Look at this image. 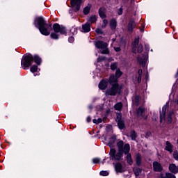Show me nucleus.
<instances>
[{
    "instance_id": "obj_3",
    "label": "nucleus",
    "mask_w": 178,
    "mask_h": 178,
    "mask_svg": "<svg viewBox=\"0 0 178 178\" xmlns=\"http://www.w3.org/2000/svg\"><path fill=\"white\" fill-rule=\"evenodd\" d=\"M122 90L123 86L119 83H113L111 87L106 90V97H116V95H122Z\"/></svg>"
},
{
    "instance_id": "obj_4",
    "label": "nucleus",
    "mask_w": 178,
    "mask_h": 178,
    "mask_svg": "<svg viewBox=\"0 0 178 178\" xmlns=\"http://www.w3.org/2000/svg\"><path fill=\"white\" fill-rule=\"evenodd\" d=\"M33 63V54L26 53L22 56L21 60V65L24 70H27L29 67L32 66Z\"/></svg>"
},
{
    "instance_id": "obj_55",
    "label": "nucleus",
    "mask_w": 178,
    "mask_h": 178,
    "mask_svg": "<svg viewBox=\"0 0 178 178\" xmlns=\"http://www.w3.org/2000/svg\"><path fill=\"white\" fill-rule=\"evenodd\" d=\"M173 115H175V113L173 111H170V112H169L168 116L172 118L173 116Z\"/></svg>"
},
{
    "instance_id": "obj_29",
    "label": "nucleus",
    "mask_w": 178,
    "mask_h": 178,
    "mask_svg": "<svg viewBox=\"0 0 178 178\" xmlns=\"http://www.w3.org/2000/svg\"><path fill=\"white\" fill-rule=\"evenodd\" d=\"M145 112V108L142 107H138L136 110V114L138 116H143V114Z\"/></svg>"
},
{
    "instance_id": "obj_45",
    "label": "nucleus",
    "mask_w": 178,
    "mask_h": 178,
    "mask_svg": "<svg viewBox=\"0 0 178 178\" xmlns=\"http://www.w3.org/2000/svg\"><path fill=\"white\" fill-rule=\"evenodd\" d=\"M102 49V54H103L104 55H108V54H109V49H108V47L105 49Z\"/></svg>"
},
{
    "instance_id": "obj_10",
    "label": "nucleus",
    "mask_w": 178,
    "mask_h": 178,
    "mask_svg": "<svg viewBox=\"0 0 178 178\" xmlns=\"http://www.w3.org/2000/svg\"><path fill=\"white\" fill-rule=\"evenodd\" d=\"M108 83L112 86V84H119V79L115 76V74H111L107 79Z\"/></svg>"
},
{
    "instance_id": "obj_30",
    "label": "nucleus",
    "mask_w": 178,
    "mask_h": 178,
    "mask_svg": "<svg viewBox=\"0 0 178 178\" xmlns=\"http://www.w3.org/2000/svg\"><path fill=\"white\" fill-rule=\"evenodd\" d=\"M137 132H136V131L133 130L131 131L130 134V138L132 140V141H136L137 140Z\"/></svg>"
},
{
    "instance_id": "obj_62",
    "label": "nucleus",
    "mask_w": 178,
    "mask_h": 178,
    "mask_svg": "<svg viewBox=\"0 0 178 178\" xmlns=\"http://www.w3.org/2000/svg\"><path fill=\"white\" fill-rule=\"evenodd\" d=\"M106 27V25H102V29H105Z\"/></svg>"
},
{
    "instance_id": "obj_25",
    "label": "nucleus",
    "mask_w": 178,
    "mask_h": 178,
    "mask_svg": "<svg viewBox=\"0 0 178 178\" xmlns=\"http://www.w3.org/2000/svg\"><path fill=\"white\" fill-rule=\"evenodd\" d=\"M159 119L160 123H163V121L166 122V114L162 113V111L161 109L159 111Z\"/></svg>"
},
{
    "instance_id": "obj_63",
    "label": "nucleus",
    "mask_w": 178,
    "mask_h": 178,
    "mask_svg": "<svg viewBox=\"0 0 178 178\" xmlns=\"http://www.w3.org/2000/svg\"><path fill=\"white\" fill-rule=\"evenodd\" d=\"M89 109H92V106H89Z\"/></svg>"
},
{
    "instance_id": "obj_26",
    "label": "nucleus",
    "mask_w": 178,
    "mask_h": 178,
    "mask_svg": "<svg viewBox=\"0 0 178 178\" xmlns=\"http://www.w3.org/2000/svg\"><path fill=\"white\" fill-rule=\"evenodd\" d=\"M133 172L136 176V177H138L140 176V173L143 172V169L136 167L135 168H133Z\"/></svg>"
},
{
    "instance_id": "obj_49",
    "label": "nucleus",
    "mask_w": 178,
    "mask_h": 178,
    "mask_svg": "<svg viewBox=\"0 0 178 178\" xmlns=\"http://www.w3.org/2000/svg\"><path fill=\"white\" fill-rule=\"evenodd\" d=\"M145 30V25H141V27L140 28V33H144Z\"/></svg>"
},
{
    "instance_id": "obj_64",
    "label": "nucleus",
    "mask_w": 178,
    "mask_h": 178,
    "mask_svg": "<svg viewBox=\"0 0 178 178\" xmlns=\"http://www.w3.org/2000/svg\"><path fill=\"white\" fill-rule=\"evenodd\" d=\"M104 163H105V159L102 161V165H104Z\"/></svg>"
},
{
    "instance_id": "obj_7",
    "label": "nucleus",
    "mask_w": 178,
    "mask_h": 178,
    "mask_svg": "<svg viewBox=\"0 0 178 178\" xmlns=\"http://www.w3.org/2000/svg\"><path fill=\"white\" fill-rule=\"evenodd\" d=\"M136 21H134V19H130L127 25L128 33H130L131 34L133 33L134 29H136Z\"/></svg>"
},
{
    "instance_id": "obj_33",
    "label": "nucleus",
    "mask_w": 178,
    "mask_h": 178,
    "mask_svg": "<svg viewBox=\"0 0 178 178\" xmlns=\"http://www.w3.org/2000/svg\"><path fill=\"white\" fill-rule=\"evenodd\" d=\"M50 38H51V40H59V34L56 32H52L50 34Z\"/></svg>"
},
{
    "instance_id": "obj_51",
    "label": "nucleus",
    "mask_w": 178,
    "mask_h": 178,
    "mask_svg": "<svg viewBox=\"0 0 178 178\" xmlns=\"http://www.w3.org/2000/svg\"><path fill=\"white\" fill-rule=\"evenodd\" d=\"M73 30H74V31H73ZM71 31H73V32H72V34H73V35L77 34V28L72 29H71Z\"/></svg>"
},
{
    "instance_id": "obj_42",
    "label": "nucleus",
    "mask_w": 178,
    "mask_h": 178,
    "mask_svg": "<svg viewBox=\"0 0 178 178\" xmlns=\"http://www.w3.org/2000/svg\"><path fill=\"white\" fill-rule=\"evenodd\" d=\"M172 123H173V118L172 117H169L168 115V117H167V124H172Z\"/></svg>"
},
{
    "instance_id": "obj_53",
    "label": "nucleus",
    "mask_w": 178,
    "mask_h": 178,
    "mask_svg": "<svg viewBox=\"0 0 178 178\" xmlns=\"http://www.w3.org/2000/svg\"><path fill=\"white\" fill-rule=\"evenodd\" d=\"M102 60H105L104 57H101L97 58V62H102Z\"/></svg>"
},
{
    "instance_id": "obj_17",
    "label": "nucleus",
    "mask_w": 178,
    "mask_h": 178,
    "mask_svg": "<svg viewBox=\"0 0 178 178\" xmlns=\"http://www.w3.org/2000/svg\"><path fill=\"white\" fill-rule=\"evenodd\" d=\"M168 169L172 174L176 175L178 173V167L175 163L170 164Z\"/></svg>"
},
{
    "instance_id": "obj_37",
    "label": "nucleus",
    "mask_w": 178,
    "mask_h": 178,
    "mask_svg": "<svg viewBox=\"0 0 178 178\" xmlns=\"http://www.w3.org/2000/svg\"><path fill=\"white\" fill-rule=\"evenodd\" d=\"M110 67H111V70L113 71L118 70V63L115 62L111 63Z\"/></svg>"
},
{
    "instance_id": "obj_13",
    "label": "nucleus",
    "mask_w": 178,
    "mask_h": 178,
    "mask_svg": "<svg viewBox=\"0 0 178 178\" xmlns=\"http://www.w3.org/2000/svg\"><path fill=\"white\" fill-rule=\"evenodd\" d=\"M114 169L116 173H123V172H124V170L123 169V165L119 161L115 164Z\"/></svg>"
},
{
    "instance_id": "obj_58",
    "label": "nucleus",
    "mask_w": 178,
    "mask_h": 178,
    "mask_svg": "<svg viewBox=\"0 0 178 178\" xmlns=\"http://www.w3.org/2000/svg\"><path fill=\"white\" fill-rule=\"evenodd\" d=\"M92 122L95 123V124H98V121L97 119H93Z\"/></svg>"
},
{
    "instance_id": "obj_35",
    "label": "nucleus",
    "mask_w": 178,
    "mask_h": 178,
    "mask_svg": "<svg viewBox=\"0 0 178 178\" xmlns=\"http://www.w3.org/2000/svg\"><path fill=\"white\" fill-rule=\"evenodd\" d=\"M30 70L31 73H36L38 70V65H33L32 67H31Z\"/></svg>"
},
{
    "instance_id": "obj_11",
    "label": "nucleus",
    "mask_w": 178,
    "mask_h": 178,
    "mask_svg": "<svg viewBox=\"0 0 178 178\" xmlns=\"http://www.w3.org/2000/svg\"><path fill=\"white\" fill-rule=\"evenodd\" d=\"M153 170L154 172H161L163 170V167H162V164H161L158 161L153 162Z\"/></svg>"
},
{
    "instance_id": "obj_60",
    "label": "nucleus",
    "mask_w": 178,
    "mask_h": 178,
    "mask_svg": "<svg viewBox=\"0 0 178 178\" xmlns=\"http://www.w3.org/2000/svg\"><path fill=\"white\" fill-rule=\"evenodd\" d=\"M150 135H151V132H147V133L146 134V136H147L148 137H149Z\"/></svg>"
},
{
    "instance_id": "obj_44",
    "label": "nucleus",
    "mask_w": 178,
    "mask_h": 178,
    "mask_svg": "<svg viewBox=\"0 0 178 178\" xmlns=\"http://www.w3.org/2000/svg\"><path fill=\"white\" fill-rule=\"evenodd\" d=\"M100 176H109V172L108 171H100L99 172Z\"/></svg>"
},
{
    "instance_id": "obj_43",
    "label": "nucleus",
    "mask_w": 178,
    "mask_h": 178,
    "mask_svg": "<svg viewBox=\"0 0 178 178\" xmlns=\"http://www.w3.org/2000/svg\"><path fill=\"white\" fill-rule=\"evenodd\" d=\"M92 162H93V163H95V164H97V163H101V159H99V158H94V159H92Z\"/></svg>"
},
{
    "instance_id": "obj_15",
    "label": "nucleus",
    "mask_w": 178,
    "mask_h": 178,
    "mask_svg": "<svg viewBox=\"0 0 178 178\" xmlns=\"http://www.w3.org/2000/svg\"><path fill=\"white\" fill-rule=\"evenodd\" d=\"M33 62L38 66H41V64L42 63V58H41L38 54H35L33 56Z\"/></svg>"
},
{
    "instance_id": "obj_56",
    "label": "nucleus",
    "mask_w": 178,
    "mask_h": 178,
    "mask_svg": "<svg viewBox=\"0 0 178 178\" xmlns=\"http://www.w3.org/2000/svg\"><path fill=\"white\" fill-rule=\"evenodd\" d=\"M86 122L88 123H90V122H91V116L89 115L87 117Z\"/></svg>"
},
{
    "instance_id": "obj_20",
    "label": "nucleus",
    "mask_w": 178,
    "mask_h": 178,
    "mask_svg": "<svg viewBox=\"0 0 178 178\" xmlns=\"http://www.w3.org/2000/svg\"><path fill=\"white\" fill-rule=\"evenodd\" d=\"M165 150L170 152V154H172L173 152V145H172L171 143L169 142V140H167L165 142Z\"/></svg>"
},
{
    "instance_id": "obj_14",
    "label": "nucleus",
    "mask_w": 178,
    "mask_h": 178,
    "mask_svg": "<svg viewBox=\"0 0 178 178\" xmlns=\"http://www.w3.org/2000/svg\"><path fill=\"white\" fill-rule=\"evenodd\" d=\"M108 83V79H102L99 83V90H106Z\"/></svg>"
},
{
    "instance_id": "obj_50",
    "label": "nucleus",
    "mask_w": 178,
    "mask_h": 178,
    "mask_svg": "<svg viewBox=\"0 0 178 178\" xmlns=\"http://www.w3.org/2000/svg\"><path fill=\"white\" fill-rule=\"evenodd\" d=\"M136 79H137L138 84H140V83H141L142 76H136Z\"/></svg>"
},
{
    "instance_id": "obj_5",
    "label": "nucleus",
    "mask_w": 178,
    "mask_h": 178,
    "mask_svg": "<svg viewBox=\"0 0 178 178\" xmlns=\"http://www.w3.org/2000/svg\"><path fill=\"white\" fill-rule=\"evenodd\" d=\"M53 30L54 33H60L61 35H67V29H66V26L60 25L58 23L53 24Z\"/></svg>"
},
{
    "instance_id": "obj_23",
    "label": "nucleus",
    "mask_w": 178,
    "mask_h": 178,
    "mask_svg": "<svg viewBox=\"0 0 178 178\" xmlns=\"http://www.w3.org/2000/svg\"><path fill=\"white\" fill-rule=\"evenodd\" d=\"M87 20H88V23H90L91 24H92L94 23H97V20H98V17L94 15L90 16Z\"/></svg>"
},
{
    "instance_id": "obj_31",
    "label": "nucleus",
    "mask_w": 178,
    "mask_h": 178,
    "mask_svg": "<svg viewBox=\"0 0 178 178\" xmlns=\"http://www.w3.org/2000/svg\"><path fill=\"white\" fill-rule=\"evenodd\" d=\"M114 76L118 79H120V77H122V76H123V72H122L120 70V68H118L115 71Z\"/></svg>"
},
{
    "instance_id": "obj_52",
    "label": "nucleus",
    "mask_w": 178,
    "mask_h": 178,
    "mask_svg": "<svg viewBox=\"0 0 178 178\" xmlns=\"http://www.w3.org/2000/svg\"><path fill=\"white\" fill-rule=\"evenodd\" d=\"M138 76H143V70L142 69H139L138 70Z\"/></svg>"
},
{
    "instance_id": "obj_21",
    "label": "nucleus",
    "mask_w": 178,
    "mask_h": 178,
    "mask_svg": "<svg viewBox=\"0 0 178 178\" xmlns=\"http://www.w3.org/2000/svg\"><path fill=\"white\" fill-rule=\"evenodd\" d=\"M136 163L137 166H141V163H143V159L140 153H137L136 155Z\"/></svg>"
},
{
    "instance_id": "obj_61",
    "label": "nucleus",
    "mask_w": 178,
    "mask_h": 178,
    "mask_svg": "<svg viewBox=\"0 0 178 178\" xmlns=\"http://www.w3.org/2000/svg\"><path fill=\"white\" fill-rule=\"evenodd\" d=\"M132 52H133L134 54H136V53H137V50L134 49V50L132 51Z\"/></svg>"
},
{
    "instance_id": "obj_27",
    "label": "nucleus",
    "mask_w": 178,
    "mask_h": 178,
    "mask_svg": "<svg viewBox=\"0 0 178 178\" xmlns=\"http://www.w3.org/2000/svg\"><path fill=\"white\" fill-rule=\"evenodd\" d=\"M123 108V104L122 102H118L114 105L115 111H118L120 112Z\"/></svg>"
},
{
    "instance_id": "obj_6",
    "label": "nucleus",
    "mask_w": 178,
    "mask_h": 178,
    "mask_svg": "<svg viewBox=\"0 0 178 178\" xmlns=\"http://www.w3.org/2000/svg\"><path fill=\"white\" fill-rule=\"evenodd\" d=\"M82 0H70L71 8H73L74 12H79L81 8Z\"/></svg>"
},
{
    "instance_id": "obj_40",
    "label": "nucleus",
    "mask_w": 178,
    "mask_h": 178,
    "mask_svg": "<svg viewBox=\"0 0 178 178\" xmlns=\"http://www.w3.org/2000/svg\"><path fill=\"white\" fill-rule=\"evenodd\" d=\"M120 120H122V113H117L115 122H119Z\"/></svg>"
},
{
    "instance_id": "obj_47",
    "label": "nucleus",
    "mask_w": 178,
    "mask_h": 178,
    "mask_svg": "<svg viewBox=\"0 0 178 178\" xmlns=\"http://www.w3.org/2000/svg\"><path fill=\"white\" fill-rule=\"evenodd\" d=\"M173 158L175 159V161H178V152L177 151H175L173 152Z\"/></svg>"
},
{
    "instance_id": "obj_38",
    "label": "nucleus",
    "mask_w": 178,
    "mask_h": 178,
    "mask_svg": "<svg viewBox=\"0 0 178 178\" xmlns=\"http://www.w3.org/2000/svg\"><path fill=\"white\" fill-rule=\"evenodd\" d=\"M95 33H96V34H97L98 35H104V31L102 30V29H101V28H97L96 29H95Z\"/></svg>"
},
{
    "instance_id": "obj_19",
    "label": "nucleus",
    "mask_w": 178,
    "mask_h": 178,
    "mask_svg": "<svg viewBox=\"0 0 178 178\" xmlns=\"http://www.w3.org/2000/svg\"><path fill=\"white\" fill-rule=\"evenodd\" d=\"M109 24L111 30H116V27H118V21H116V19L112 18L109 22Z\"/></svg>"
},
{
    "instance_id": "obj_39",
    "label": "nucleus",
    "mask_w": 178,
    "mask_h": 178,
    "mask_svg": "<svg viewBox=\"0 0 178 178\" xmlns=\"http://www.w3.org/2000/svg\"><path fill=\"white\" fill-rule=\"evenodd\" d=\"M143 51H144V46H143L142 44H140L138 47L137 52L138 54H141Z\"/></svg>"
},
{
    "instance_id": "obj_34",
    "label": "nucleus",
    "mask_w": 178,
    "mask_h": 178,
    "mask_svg": "<svg viewBox=\"0 0 178 178\" xmlns=\"http://www.w3.org/2000/svg\"><path fill=\"white\" fill-rule=\"evenodd\" d=\"M90 10H91V7L86 6L83 8V15L87 16V15H88L90 13Z\"/></svg>"
},
{
    "instance_id": "obj_16",
    "label": "nucleus",
    "mask_w": 178,
    "mask_h": 178,
    "mask_svg": "<svg viewBox=\"0 0 178 178\" xmlns=\"http://www.w3.org/2000/svg\"><path fill=\"white\" fill-rule=\"evenodd\" d=\"M116 138H117L116 135H113V136L110 138L109 141H108L107 145H108L109 147H111V148H114V147H115V143H116Z\"/></svg>"
},
{
    "instance_id": "obj_36",
    "label": "nucleus",
    "mask_w": 178,
    "mask_h": 178,
    "mask_svg": "<svg viewBox=\"0 0 178 178\" xmlns=\"http://www.w3.org/2000/svg\"><path fill=\"white\" fill-rule=\"evenodd\" d=\"M140 98H141V96L140 95H136L134 97V102L136 106H138L140 105Z\"/></svg>"
},
{
    "instance_id": "obj_32",
    "label": "nucleus",
    "mask_w": 178,
    "mask_h": 178,
    "mask_svg": "<svg viewBox=\"0 0 178 178\" xmlns=\"http://www.w3.org/2000/svg\"><path fill=\"white\" fill-rule=\"evenodd\" d=\"M138 44H140V37L134 39V42H132V46L134 48H137V47H138Z\"/></svg>"
},
{
    "instance_id": "obj_1",
    "label": "nucleus",
    "mask_w": 178,
    "mask_h": 178,
    "mask_svg": "<svg viewBox=\"0 0 178 178\" xmlns=\"http://www.w3.org/2000/svg\"><path fill=\"white\" fill-rule=\"evenodd\" d=\"M117 147L118 148V151H116V149L111 148L109 152V156L111 161H117L118 162H120L122 159H123L124 154H129L130 152V144L126 143L124 145V142L123 140H120L117 143Z\"/></svg>"
},
{
    "instance_id": "obj_46",
    "label": "nucleus",
    "mask_w": 178,
    "mask_h": 178,
    "mask_svg": "<svg viewBox=\"0 0 178 178\" xmlns=\"http://www.w3.org/2000/svg\"><path fill=\"white\" fill-rule=\"evenodd\" d=\"M118 16H122V15H123V8L122 6H121L118 10Z\"/></svg>"
},
{
    "instance_id": "obj_12",
    "label": "nucleus",
    "mask_w": 178,
    "mask_h": 178,
    "mask_svg": "<svg viewBox=\"0 0 178 178\" xmlns=\"http://www.w3.org/2000/svg\"><path fill=\"white\" fill-rule=\"evenodd\" d=\"M81 33H90L91 31V24L86 22L82 24V29H81Z\"/></svg>"
},
{
    "instance_id": "obj_24",
    "label": "nucleus",
    "mask_w": 178,
    "mask_h": 178,
    "mask_svg": "<svg viewBox=\"0 0 178 178\" xmlns=\"http://www.w3.org/2000/svg\"><path fill=\"white\" fill-rule=\"evenodd\" d=\"M117 123L120 130H124V129H126V124H124V120H122L120 121H117Z\"/></svg>"
},
{
    "instance_id": "obj_28",
    "label": "nucleus",
    "mask_w": 178,
    "mask_h": 178,
    "mask_svg": "<svg viewBox=\"0 0 178 178\" xmlns=\"http://www.w3.org/2000/svg\"><path fill=\"white\" fill-rule=\"evenodd\" d=\"M161 178H176V175L170 173V172H166L165 176H163V174H161Z\"/></svg>"
},
{
    "instance_id": "obj_59",
    "label": "nucleus",
    "mask_w": 178,
    "mask_h": 178,
    "mask_svg": "<svg viewBox=\"0 0 178 178\" xmlns=\"http://www.w3.org/2000/svg\"><path fill=\"white\" fill-rule=\"evenodd\" d=\"M103 23L105 26H106V24H108V19H104Z\"/></svg>"
},
{
    "instance_id": "obj_54",
    "label": "nucleus",
    "mask_w": 178,
    "mask_h": 178,
    "mask_svg": "<svg viewBox=\"0 0 178 178\" xmlns=\"http://www.w3.org/2000/svg\"><path fill=\"white\" fill-rule=\"evenodd\" d=\"M114 49L115 52H120V51L122 50L120 47H115Z\"/></svg>"
},
{
    "instance_id": "obj_18",
    "label": "nucleus",
    "mask_w": 178,
    "mask_h": 178,
    "mask_svg": "<svg viewBox=\"0 0 178 178\" xmlns=\"http://www.w3.org/2000/svg\"><path fill=\"white\" fill-rule=\"evenodd\" d=\"M105 12H106V8H105V7H100L99 10H98V13H99V17H101V19H106V14L105 13Z\"/></svg>"
},
{
    "instance_id": "obj_22",
    "label": "nucleus",
    "mask_w": 178,
    "mask_h": 178,
    "mask_svg": "<svg viewBox=\"0 0 178 178\" xmlns=\"http://www.w3.org/2000/svg\"><path fill=\"white\" fill-rule=\"evenodd\" d=\"M126 156V160L128 164H129L130 166L133 165V159L131 158V154L130 152H128L127 154H124Z\"/></svg>"
},
{
    "instance_id": "obj_41",
    "label": "nucleus",
    "mask_w": 178,
    "mask_h": 178,
    "mask_svg": "<svg viewBox=\"0 0 178 178\" xmlns=\"http://www.w3.org/2000/svg\"><path fill=\"white\" fill-rule=\"evenodd\" d=\"M168 104H169V103L167 102L165 105L163 106V107H162V111H161V113L166 114V109H168Z\"/></svg>"
},
{
    "instance_id": "obj_2",
    "label": "nucleus",
    "mask_w": 178,
    "mask_h": 178,
    "mask_svg": "<svg viewBox=\"0 0 178 178\" xmlns=\"http://www.w3.org/2000/svg\"><path fill=\"white\" fill-rule=\"evenodd\" d=\"M33 24L35 27H36V29H38L42 35H45L46 37H47V35H49V34H51L49 29L52 27V24L47 23V21L45 20V18H44V17H36L34 20Z\"/></svg>"
},
{
    "instance_id": "obj_57",
    "label": "nucleus",
    "mask_w": 178,
    "mask_h": 178,
    "mask_svg": "<svg viewBox=\"0 0 178 178\" xmlns=\"http://www.w3.org/2000/svg\"><path fill=\"white\" fill-rule=\"evenodd\" d=\"M99 123H102V118L97 119V124H99Z\"/></svg>"
},
{
    "instance_id": "obj_48",
    "label": "nucleus",
    "mask_w": 178,
    "mask_h": 178,
    "mask_svg": "<svg viewBox=\"0 0 178 178\" xmlns=\"http://www.w3.org/2000/svg\"><path fill=\"white\" fill-rule=\"evenodd\" d=\"M68 42H70V44H72V42H74V37L73 36L69 37Z\"/></svg>"
},
{
    "instance_id": "obj_8",
    "label": "nucleus",
    "mask_w": 178,
    "mask_h": 178,
    "mask_svg": "<svg viewBox=\"0 0 178 178\" xmlns=\"http://www.w3.org/2000/svg\"><path fill=\"white\" fill-rule=\"evenodd\" d=\"M145 51H147V52L145 53L146 55L144 56L143 59H142L139 61L140 65H143V66H145L147 59H148V52H149V44H146L145 45Z\"/></svg>"
},
{
    "instance_id": "obj_9",
    "label": "nucleus",
    "mask_w": 178,
    "mask_h": 178,
    "mask_svg": "<svg viewBox=\"0 0 178 178\" xmlns=\"http://www.w3.org/2000/svg\"><path fill=\"white\" fill-rule=\"evenodd\" d=\"M95 47L97 49H105V48H108V44L102 40H97L95 43Z\"/></svg>"
}]
</instances>
